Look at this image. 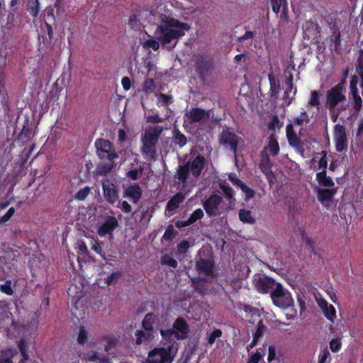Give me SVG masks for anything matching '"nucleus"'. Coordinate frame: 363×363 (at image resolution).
<instances>
[{"label": "nucleus", "mask_w": 363, "mask_h": 363, "mask_svg": "<svg viewBox=\"0 0 363 363\" xmlns=\"http://www.w3.org/2000/svg\"><path fill=\"white\" fill-rule=\"evenodd\" d=\"M149 21L152 23H157L154 32L155 38L160 42L162 46L169 48H174L177 40L184 35L185 32L190 29V26L187 23L163 14L157 16L150 12Z\"/></svg>", "instance_id": "f257e3e1"}, {"label": "nucleus", "mask_w": 363, "mask_h": 363, "mask_svg": "<svg viewBox=\"0 0 363 363\" xmlns=\"http://www.w3.org/2000/svg\"><path fill=\"white\" fill-rule=\"evenodd\" d=\"M205 164L206 159L203 156H191L185 164L178 167L175 177L184 186L194 183L201 175Z\"/></svg>", "instance_id": "f03ea898"}, {"label": "nucleus", "mask_w": 363, "mask_h": 363, "mask_svg": "<svg viewBox=\"0 0 363 363\" xmlns=\"http://www.w3.org/2000/svg\"><path fill=\"white\" fill-rule=\"evenodd\" d=\"M163 130L162 126L155 125L145 130L142 137L141 152L148 160H152L157 157L156 145Z\"/></svg>", "instance_id": "7ed1b4c3"}, {"label": "nucleus", "mask_w": 363, "mask_h": 363, "mask_svg": "<svg viewBox=\"0 0 363 363\" xmlns=\"http://www.w3.org/2000/svg\"><path fill=\"white\" fill-rule=\"evenodd\" d=\"M178 350L176 342H170L166 347L155 348L148 354L150 363H172Z\"/></svg>", "instance_id": "20e7f679"}, {"label": "nucleus", "mask_w": 363, "mask_h": 363, "mask_svg": "<svg viewBox=\"0 0 363 363\" xmlns=\"http://www.w3.org/2000/svg\"><path fill=\"white\" fill-rule=\"evenodd\" d=\"M203 206L208 217L216 218L233 209L223 201V197L213 194L203 202Z\"/></svg>", "instance_id": "39448f33"}, {"label": "nucleus", "mask_w": 363, "mask_h": 363, "mask_svg": "<svg viewBox=\"0 0 363 363\" xmlns=\"http://www.w3.org/2000/svg\"><path fill=\"white\" fill-rule=\"evenodd\" d=\"M161 335L164 339L169 340H183L187 337L189 326L186 320L182 318H178L174 323L173 328L169 330H161Z\"/></svg>", "instance_id": "423d86ee"}, {"label": "nucleus", "mask_w": 363, "mask_h": 363, "mask_svg": "<svg viewBox=\"0 0 363 363\" xmlns=\"http://www.w3.org/2000/svg\"><path fill=\"white\" fill-rule=\"evenodd\" d=\"M346 87L344 82H340L327 91L325 107L330 111L334 108L341 102L346 101Z\"/></svg>", "instance_id": "0eeeda50"}, {"label": "nucleus", "mask_w": 363, "mask_h": 363, "mask_svg": "<svg viewBox=\"0 0 363 363\" xmlns=\"http://www.w3.org/2000/svg\"><path fill=\"white\" fill-rule=\"evenodd\" d=\"M240 138L230 128L225 127L219 135V143L225 149L230 150L234 152V160L235 164L238 162L237 148Z\"/></svg>", "instance_id": "6e6552de"}, {"label": "nucleus", "mask_w": 363, "mask_h": 363, "mask_svg": "<svg viewBox=\"0 0 363 363\" xmlns=\"http://www.w3.org/2000/svg\"><path fill=\"white\" fill-rule=\"evenodd\" d=\"M96 155L101 161L114 160L118 158V155L112 143L108 140L99 138L95 142Z\"/></svg>", "instance_id": "1a4fd4ad"}, {"label": "nucleus", "mask_w": 363, "mask_h": 363, "mask_svg": "<svg viewBox=\"0 0 363 363\" xmlns=\"http://www.w3.org/2000/svg\"><path fill=\"white\" fill-rule=\"evenodd\" d=\"M212 111H206L199 108H192L186 110L184 114V123H198L199 125L207 124L211 118Z\"/></svg>", "instance_id": "9d476101"}, {"label": "nucleus", "mask_w": 363, "mask_h": 363, "mask_svg": "<svg viewBox=\"0 0 363 363\" xmlns=\"http://www.w3.org/2000/svg\"><path fill=\"white\" fill-rule=\"evenodd\" d=\"M273 303L279 308L286 309L294 305L291 294L280 284L271 294Z\"/></svg>", "instance_id": "9b49d317"}, {"label": "nucleus", "mask_w": 363, "mask_h": 363, "mask_svg": "<svg viewBox=\"0 0 363 363\" xmlns=\"http://www.w3.org/2000/svg\"><path fill=\"white\" fill-rule=\"evenodd\" d=\"M254 284L256 289L262 294L270 293L278 287L280 284L277 283L272 278L264 274H257L254 278Z\"/></svg>", "instance_id": "f8f14e48"}, {"label": "nucleus", "mask_w": 363, "mask_h": 363, "mask_svg": "<svg viewBox=\"0 0 363 363\" xmlns=\"http://www.w3.org/2000/svg\"><path fill=\"white\" fill-rule=\"evenodd\" d=\"M195 68L199 79L204 82L213 69V60L207 56L199 55L196 58Z\"/></svg>", "instance_id": "ddd939ff"}, {"label": "nucleus", "mask_w": 363, "mask_h": 363, "mask_svg": "<svg viewBox=\"0 0 363 363\" xmlns=\"http://www.w3.org/2000/svg\"><path fill=\"white\" fill-rule=\"evenodd\" d=\"M102 189L105 200L110 204H113L119 198V190L110 180L104 179L102 182Z\"/></svg>", "instance_id": "4468645a"}, {"label": "nucleus", "mask_w": 363, "mask_h": 363, "mask_svg": "<svg viewBox=\"0 0 363 363\" xmlns=\"http://www.w3.org/2000/svg\"><path fill=\"white\" fill-rule=\"evenodd\" d=\"M214 266L213 260L211 257L205 258L202 257L200 251L196 257V269L201 274H204L207 277L213 275V269Z\"/></svg>", "instance_id": "2eb2a0df"}, {"label": "nucleus", "mask_w": 363, "mask_h": 363, "mask_svg": "<svg viewBox=\"0 0 363 363\" xmlns=\"http://www.w3.org/2000/svg\"><path fill=\"white\" fill-rule=\"evenodd\" d=\"M334 140L337 152H342L347 148V137L345 128L340 124L334 127Z\"/></svg>", "instance_id": "dca6fc26"}, {"label": "nucleus", "mask_w": 363, "mask_h": 363, "mask_svg": "<svg viewBox=\"0 0 363 363\" xmlns=\"http://www.w3.org/2000/svg\"><path fill=\"white\" fill-rule=\"evenodd\" d=\"M118 226V220L113 216H107L105 218L104 222L98 226L97 233L100 236H104L106 235H109V238H113V230Z\"/></svg>", "instance_id": "f3484780"}, {"label": "nucleus", "mask_w": 363, "mask_h": 363, "mask_svg": "<svg viewBox=\"0 0 363 363\" xmlns=\"http://www.w3.org/2000/svg\"><path fill=\"white\" fill-rule=\"evenodd\" d=\"M286 131L289 145L294 147L301 155H303L304 148L303 143L298 138L296 132L294 131V125L292 123H289L286 125Z\"/></svg>", "instance_id": "a211bd4d"}, {"label": "nucleus", "mask_w": 363, "mask_h": 363, "mask_svg": "<svg viewBox=\"0 0 363 363\" xmlns=\"http://www.w3.org/2000/svg\"><path fill=\"white\" fill-rule=\"evenodd\" d=\"M337 190V187L333 188H318L317 198L322 203L330 202Z\"/></svg>", "instance_id": "6ab92c4d"}, {"label": "nucleus", "mask_w": 363, "mask_h": 363, "mask_svg": "<svg viewBox=\"0 0 363 363\" xmlns=\"http://www.w3.org/2000/svg\"><path fill=\"white\" fill-rule=\"evenodd\" d=\"M185 199V195L182 192L177 193L167 203L166 211L169 216H172L173 211L179 208Z\"/></svg>", "instance_id": "aec40b11"}, {"label": "nucleus", "mask_w": 363, "mask_h": 363, "mask_svg": "<svg viewBox=\"0 0 363 363\" xmlns=\"http://www.w3.org/2000/svg\"><path fill=\"white\" fill-rule=\"evenodd\" d=\"M124 196L128 197L133 203H136L142 196V189L138 184L131 185L125 189Z\"/></svg>", "instance_id": "412c9836"}, {"label": "nucleus", "mask_w": 363, "mask_h": 363, "mask_svg": "<svg viewBox=\"0 0 363 363\" xmlns=\"http://www.w3.org/2000/svg\"><path fill=\"white\" fill-rule=\"evenodd\" d=\"M261 160L259 162V167L262 172L267 177H269L272 174V163L270 161L268 153L265 150L261 152Z\"/></svg>", "instance_id": "4be33fe9"}, {"label": "nucleus", "mask_w": 363, "mask_h": 363, "mask_svg": "<svg viewBox=\"0 0 363 363\" xmlns=\"http://www.w3.org/2000/svg\"><path fill=\"white\" fill-rule=\"evenodd\" d=\"M135 336L136 337L135 343L138 345L147 344L154 338L153 332L145 329L136 330Z\"/></svg>", "instance_id": "5701e85b"}, {"label": "nucleus", "mask_w": 363, "mask_h": 363, "mask_svg": "<svg viewBox=\"0 0 363 363\" xmlns=\"http://www.w3.org/2000/svg\"><path fill=\"white\" fill-rule=\"evenodd\" d=\"M285 84L286 90L284 91V99L285 100V101L288 100V101L286 102V105L289 106L296 93V89L293 91V75L291 74L286 79Z\"/></svg>", "instance_id": "b1692460"}, {"label": "nucleus", "mask_w": 363, "mask_h": 363, "mask_svg": "<svg viewBox=\"0 0 363 363\" xmlns=\"http://www.w3.org/2000/svg\"><path fill=\"white\" fill-rule=\"evenodd\" d=\"M116 165L114 160H107L106 162L101 161L96 167V173L99 176H106Z\"/></svg>", "instance_id": "393cba45"}, {"label": "nucleus", "mask_w": 363, "mask_h": 363, "mask_svg": "<svg viewBox=\"0 0 363 363\" xmlns=\"http://www.w3.org/2000/svg\"><path fill=\"white\" fill-rule=\"evenodd\" d=\"M263 150H265L267 153L269 152L273 156L278 155L279 152V146L274 133H272L269 136V143Z\"/></svg>", "instance_id": "a878e982"}, {"label": "nucleus", "mask_w": 363, "mask_h": 363, "mask_svg": "<svg viewBox=\"0 0 363 363\" xmlns=\"http://www.w3.org/2000/svg\"><path fill=\"white\" fill-rule=\"evenodd\" d=\"M172 143L174 145L183 147L187 143L186 137L177 128L172 131Z\"/></svg>", "instance_id": "bb28decb"}, {"label": "nucleus", "mask_w": 363, "mask_h": 363, "mask_svg": "<svg viewBox=\"0 0 363 363\" xmlns=\"http://www.w3.org/2000/svg\"><path fill=\"white\" fill-rule=\"evenodd\" d=\"M316 180L320 186L325 188H333L335 186L333 179L326 175V170L317 173Z\"/></svg>", "instance_id": "cd10ccee"}, {"label": "nucleus", "mask_w": 363, "mask_h": 363, "mask_svg": "<svg viewBox=\"0 0 363 363\" xmlns=\"http://www.w3.org/2000/svg\"><path fill=\"white\" fill-rule=\"evenodd\" d=\"M219 187L222 189L226 199L228 201V206L233 207L235 204V199L234 198V192L233 189L227 183H220Z\"/></svg>", "instance_id": "c85d7f7f"}, {"label": "nucleus", "mask_w": 363, "mask_h": 363, "mask_svg": "<svg viewBox=\"0 0 363 363\" xmlns=\"http://www.w3.org/2000/svg\"><path fill=\"white\" fill-rule=\"evenodd\" d=\"M318 303L325 317L331 321H333L336 316L335 308L332 305H328V303L324 300L318 301Z\"/></svg>", "instance_id": "c756f323"}, {"label": "nucleus", "mask_w": 363, "mask_h": 363, "mask_svg": "<svg viewBox=\"0 0 363 363\" xmlns=\"http://www.w3.org/2000/svg\"><path fill=\"white\" fill-rule=\"evenodd\" d=\"M240 220L247 224H254L256 222L255 218L252 216V213L249 210L240 209L239 211Z\"/></svg>", "instance_id": "7c9ffc66"}, {"label": "nucleus", "mask_w": 363, "mask_h": 363, "mask_svg": "<svg viewBox=\"0 0 363 363\" xmlns=\"http://www.w3.org/2000/svg\"><path fill=\"white\" fill-rule=\"evenodd\" d=\"M27 10L33 17H37L40 11V3L38 0H28Z\"/></svg>", "instance_id": "2f4dec72"}, {"label": "nucleus", "mask_w": 363, "mask_h": 363, "mask_svg": "<svg viewBox=\"0 0 363 363\" xmlns=\"http://www.w3.org/2000/svg\"><path fill=\"white\" fill-rule=\"evenodd\" d=\"M155 315L152 313H148L145 315L144 319L142 321L143 328L152 332L153 331V323L155 322Z\"/></svg>", "instance_id": "473e14b6"}, {"label": "nucleus", "mask_w": 363, "mask_h": 363, "mask_svg": "<svg viewBox=\"0 0 363 363\" xmlns=\"http://www.w3.org/2000/svg\"><path fill=\"white\" fill-rule=\"evenodd\" d=\"M203 281H204L203 278H195L192 279L193 287L199 294H204L206 290V285L202 283Z\"/></svg>", "instance_id": "72a5a7b5"}, {"label": "nucleus", "mask_w": 363, "mask_h": 363, "mask_svg": "<svg viewBox=\"0 0 363 363\" xmlns=\"http://www.w3.org/2000/svg\"><path fill=\"white\" fill-rule=\"evenodd\" d=\"M18 349L21 352L23 359L20 361V363H23L28 359V354L27 353L28 345L26 340H21L18 343Z\"/></svg>", "instance_id": "f704fd0d"}, {"label": "nucleus", "mask_w": 363, "mask_h": 363, "mask_svg": "<svg viewBox=\"0 0 363 363\" xmlns=\"http://www.w3.org/2000/svg\"><path fill=\"white\" fill-rule=\"evenodd\" d=\"M309 117L307 113L304 111L301 113L300 116L294 118V124L296 125H302L303 123H309Z\"/></svg>", "instance_id": "c9c22d12"}, {"label": "nucleus", "mask_w": 363, "mask_h": 363, "mask_svg": "<svg viewBox=\"0 0 363 363\" xmlns=\"http://www.w3.org/2000/svg\"><path fill=\"white\" fill-rule=\"evenodd\" d=\"M330 29L333 30V33L330 36L331 41L334 42L335 45H340V33L337 29L336 25L333 24L330 27Z\"/></svg>", "instance_id": "e433bc0d"}, {"label": "nucleus", "mask_w": 363, "mask_h": 363, "mask_svg": "<svg viewBox=\"0 0 363 363\" xmlns=\"http://www.w3.org/2000/svg\"><path fill=\"white\" fill-rule=\"evenodd\" d=\"M284 0H270L273 11L277 15L282 7L283 13H285L286 6L283 5Z\"/></svg>", "instance_id": "4c0bfd02"}, {"label": "nucleus", "mask_w": 363, "mask_h": 363, "mask_svg": "<svg viewBox=\"0 0 363 363\" xmlns=\"http://www.w3.org/2000/svg\"><path fill=\"white\" fill-rule=\"evenodd\" d=\"M318 168L322 171L326 170L328 166L327 153L325 151L320 152V157L318 162Z\"/></svg>", "instance_id": "58836bf2"}, {"label": "nucleus", "mask_w": 363, "mask_h": 363, "mask_svg": "<svg viewBox=\"0 0 363 363\" xmlns=\"http://www.w3.org/2000/svg\"><path fill=\"white\" fill-rule=\"evenodd\" d=\"M267 330V327L264 325L262 320H259L257 324L256 332L253 335L255 339H259Z\"/></svg>", "instance_id": "ea45409f"}, {"label": "nucleus", "mask_w": 363, "mask_h": 363, "mask_svg": "<svg viewBox=\"0 0 363 363\" xmlns=\"http://www.w3.org/2000/svg\"><path fill=\"white\" fill-rule=\"evenodd\" d=\"M160 41L158 40L150 38L143 43V47L151 48L154 50H157L160 48Z\"/></svg>", "instance_id": "a19ab883"}, {"label": "nucleus", "mask_w": 363, "mask_h": 363, "mask_svg": "<svg viewBox=\"0 0 363 363\" xmlns=\"http://www.w3.org/2000/svg\"><path fill=\"white\" fill-rule=\"evenodd\" d=\"M309 105L311 106L318 107L320 105V96L317 91H312L311 93V98L308 101Z\"/></svg>", "instance_id": "79ce46f5"}, {"label": "nucleus", "mask_w": 363, "mask_h": 363, "mask_svg": "<svg viewBox=\"0 0 363 363\" xmlns=\"http://www.w3.org/2000/svg\"><path fill=\"white\" fill-rule=\"evenodd\" d=\"M177 235V232L174 230L173 227L172 225H169L168 228L164 232L162 240H167V241H171Z\"/></svg>", "instance_id": "37998d69"}, {"label": "nucleus", "mask_w": 363, "mask_h": 363, "mask_svg": "<svg viewBox=\"0 0 363 363\" xmlns=\"http://www.w3.org/2000/svg\"><path fill=\"white\" fill-rule=\"evenodd\" d=\"M121 277V273L119 272H115L111 273L105 279V282L108 285H112L116 283L117 280Z\"/></svg>", "instance_id": "c03bdc74"}, {"label": "nucleus", "mask_w": 363, "mask_h": 363, "mask_svg": "<svg viewBox=\"0 0 363 363\" xmlns=\"http://www.w3.org/2000/svg\"><path fill=\"white\" fill-rule=\"evenodd\" d=\"M356 72L360 77H363V50H361L360 55L357 60Z\"/></svg>", "instance_id": "a18cd8bd"}, {"label": "nucleus", "mask_w": 363, "mask_h": 363, "mask_svg": "<svg viewBox=\"0 0 363 363\" xmlns=\"http://www.w3.org/2000/svg\"><path fill=\"white\" fill-rule=\"evenodd\" d=\"M162 264L164 265H167L172 268H176L177 267V262L176 259L172 258L169 255H164L162 259Z\"/></svg>", "instance_id": "49530a36"}, {"label": "nucleus", "mask_w": 363, "mask_h": 363, "mask_svg": "<svg viewBox=\"0 0 363 363\" xmlns=\"http://www.w3.org/2000/svg\"><path fill=\"white\" fill-rule=\"evenodd\" d=\"M350 93H351V94L352 96V98H353V100H354V108L357 111H359L361 107H362V100L360 96L358 94V90L357 91H350Z\"/></svg>", "instance_id": "de8ad7c7"}, {"label": "nucleus", "mask_w": 363, "mask_h": 363, "mask_svg": "<svg viewBox=\"0 0 363 363\" xmlns=\"http://www.w3.org/2000/svg\"><path fill=\"white\" fill-rule=\"evenodd\" d=\"M90 192V189L88 186H86L83 189H81L79 191H78L74 198L79 201H83L86 199V197L89 195Z\"/></svg>", "instance_id": "09e8293b"}, {"label": "nucleus", "mask_w": 363, "mask_h": 363, "mask_svg": "<svg viewBox=\"0 0 363 363\" xmlns=\"http://www.w3.org/2000/svg\"><path fill=\"white\" fill-rule=\"evenodd\" d=\"M157 99L160 102L162 103L163 106H167L172 103V97L169 95H166L162 93H160L157 95Z\"/></svg>", "instance_id": "8fccbe9b"}, {"label": "nucleus", "mask_w": 363, "mask_h": 363, "mask_svg": "<svg viewBox=\"0 0 363 363\" xmlns=\"http://www.w3.org/2000/svg\"><path fill=\"white\" fill-rule=\"evenodd\" d=\"M222 335V331L220 329H216L211 332L208 336V342L210 345H213L216 339L220 337Z\"/></svg>", "instance_id": "3c124183"}, {"label": "nucleus", "mask_w": 363, "mask_h": 363, "mask_svg": "<svg viewBox=\"0 0 363 363\" xmlns=\"http://www.w3.org/2000/svg\"><path fill=\"white\" fill-rule=\"evenodd\" d=\"M203 215L204 214H203V211L201 208H198V209L195 210L191 213V215L190 216V217L189 218L191 220V223L193 224L197 220L201 219V218H203Z\"/></svg>", "instance_id": "603ef678"}, {"label": "nucleus", "mask_w": 363, "mask_h": 363, "mask_svg": "<svg viewBox=\"0 0 363 363\" xmlns=\"http://www.w3.org/2000/svg\"><path fill=\"white\" fill-rule=\"evenodd\" d=\"M282 126V123L280 122L277 116H274L272 118L271 122L269 124V129L275 130L276 128H281Z\"/></svg>", "instance_id": "864d4df0"}, {"label": "nucleus", "mask_w": 363, "mask_h": 363, "mask_svg": "<svg viewBox=\"0 0 363 363\" xmlns=\"http://www.w3.org/2000/svg\"><path fill=\"white\" fill-rule=\"evenodd\" d=\"M330 354L327 347H325L320 354L318 363H329L328 361L330 359Z\"/></svg>", "instance_id": "5fc2aeb1"}, {"label": "nucleus", "mask_w": 363, "mask_h": 363, "mask_svg": "<svg viewBox=\"0 0 363 363\" xmlns=\"http://www.w3.org/2000/svg\"><path fill=\"white\" fill-rule=\"evenodd\" d=\"M91 250L99 254L104 259H106V254L101 250L100 244L96 241H93L91 247Z\"/></svg>", "instance_id": "6e6d98bb"}, {"label": "nucleus", "mask_w": 363, "mask_h": 363, "mask_svg": "<svg viewBox=\"0 0 363 363\" xmlns=\"http://www.w3.org/2000/svg\"><path fill=\"white\" fill-rule=\"evenodd\" d=\"M248 55L247 52H243L242 54L237 55L234 57V62L237 65H240L246 62L247 55Z\"/></svg>", "instance_id": "4d7b16f0"}, {"label": "nucleus", "mask_w": 363, "mask_h": 363, "mask_svg": "<svg viewBox=\"0 0 363 363\" xmlns=\"http://www.w3.org/2000/svg\"><path fill=\"white\" fill-rule=\"evenodd\" d=\"M11 281H7L4 284L0 286V291L3 293H5L8 295H12L13 293V289L11 286Z\"/></svg>", "instance_id": "13d9d810"}, {"label": "nucleus", "mask_w": 363, "mask_h": 363, "mask_svg": "<svg viewBox=\"0 0 363 363\" xmlns=\"http://www.w3.org/2000/svg\"><path fill=\"white\" fill-rule=\"evenodd\" d=\"M118 208H120L125 213L132 211L131 206L126 201H119Z\"/></svg>", "instance_id": "bf43d9fd"}, {"label": "nucleus", "mask_w": 363, "mask_h": 363, "mask_svg": "<svg viewBox=\"0 0 363 363\" xmlns=\"http://www.w3.org/2000/svg\"><path fill=\"white\" fill-rule=\"evenodd\" d=\"M243 192L245 193L247 199L252 198L255 195V191L250 189L246 184H245L243 182L241 184V185L239 186Z\"/></svg>", "instance_id": "052dcab7"}, {"label": "nucleus", "mask_w": 363, "mask_h": 363, "mask_svg": "<svg viewBox=\"0 0 363 363\" xmlns=\"http://www.w3.org/2000/svg\"><path fill=\"white\" fill-rule=\"evenodd\" d=\"M14 212H15V208L13 207L10 208L9 209V211H7V213L4 216L0 217V223H5L8 220H9L10 218L13 215Z\"/></svg>", "instance_id": "680f3d73"}, {"label": "nucleus", "mask_w": 363, "mask_h": 363, "mask_svg": "<svg viewBox=\"0 0 363 363\" xmlns=\"http://www.w3.org/2000/svg\"><path fill=\"white\" fill-rule=\"evenodd\" d=\"M340 347H341V342H340V340L333 339L330 342V349L331 350L332 352H336L340 350Z\"/></svg>", "instance_id": "e2e57ef3"}, {"label": "nucleus", "mask_w": 363, "mask_h": 363, "mask_svg": "<svg viewBox=\"0 0 363 363\" xmlns=\"http://www.w3.org/2000/svg\"><path fill=\"white\" fill-rule=\"evenodd\" d=\"M86 338H87V333L84 330V327H81V328L79 330V333L77 341L79 344L82 345L86 341Z\"/></svg>", "instance_id": "0e129e2a"}, {"label": "nucleus", "mask_w": 363, "mask_h": 363, "mask_svg": "<svg viewBox=\"0 0 363 363\" xmlns=\"http://www.w3.org/2000/svg\"><path fill=\"white\" fill-rule=\"evenodd\" d=\"M164 121L163 118L160 117L157 114L148 116L147 118V122L153 124L162 123Z\"/></svg>", "instance_id": "69168bd1"}, {"label": "nucleus", "mask_w": 363, "mask_h": 363, "mask_svg": "<svg viewBox=\"0 0 363 363\" xmlns=\"http://www.w3.org/2000/svg\"><path fill=\"white\" fill-rule=\"evenodd\" d=\"M255 37V33L252 31H247L243 35L238 38L237 43H240L244 40L252 39Z\"/></svg>", "instance_id": "338daca9"}, {"label": "nucleus", "mask_w": 363, "mask_h": 363, "mask_svg": "<svg viewBox=\"0 0 363 363\" xmlns=\"http://www.w3.org/2000/svg\"><path fill=\"white\" fill-rule=\"evenodd\" d=\"M262 353L259 351V350H257L256 353L253 354L251 356L250 360L248 362V363H259V361L262 359Z\"/></svg>", "instance_id": "774afa93"}]
</instances>
